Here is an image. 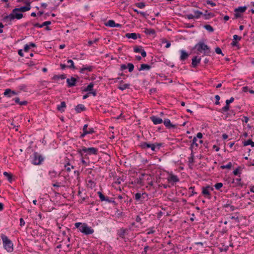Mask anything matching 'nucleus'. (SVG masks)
Wrapping results in <instances>:
<instances>
[{"label": "nucleus", "mask_w": 254, "mask_h": 254, "mask_svg": "<svg viewBox=\"0 0 254 254\" xmlns=\"http://www.w3.org/2000/svg\"><path fill=\"white\" fill-rule=\"evenodd\" d=\"M75 226L79 230L85 235H88L94 233V230L91 227H89L86 223H81L77 222L75 224Z\"/></svg>", "instance_id": "nucleus-1"}, {"label": "nucleus", "mask_w": 254, "mask_h": 254, "mask_svg": "<svg viewBox=\"0 0 254 254\" xmlns=\"http://www.w3.org/2000/svg\"><path fill=\"white\" fill-rule=\"evenodd\" d=\"M194 49H196L199 52L202 53L203 52L204 55L209 56L211 53V49L209 47L205 44L203 41H199L196 44Z\"/></svg>", "instance_id": "nucleus-2"}, {"label": "nucleus", "mask_w": 254, "mask_h": 254, "mask_svg": "<svg viewBox=\"0 0 254 254\" xmlns=\"http://www.w3.org/2000/svg\"><path fill=\"white\" fill-rule=\"evenodd\" d=\"M23 17V14L19 11H14V9L9 15L4 16L2 20L5 22H11L15 19H20Z\"/></svg>", "instance_id": "nucleus-3"}, {"label": "nucleus", "mask_w": 254, "mask_h": 254, "mask_svg": "<svg viewBox=\"0 0 254 254\" xmlns=\"http://www.w3.org/2000/svg\"><path fill=\"white\" fill-rule=\"evenodd\" d=\"M1 238L2 240L3 245L4 249L8 252H11L13 251V244L7 236L4 234H1Z\"/></svg>", "instance_id": "nucleus-4"}, {"label": "nucleus", "mask_w": 254, "mask_h": 254, "mask_svg": "<svg viewBox=\"0 0 254 254\" xmlns=\"http://www.w3.org/2000/svg\"><path fill=\"white\" fill-rule=\"evenodd\" d=\"M77 153L80 155H82V152L87 153L88 155H97L98 153V149L95 147H89L87 148L84 146L82 147V149H78Z\"/></svg>", "instance_id": "nucleus-5"}, {"label": "nucleus", "mask_w": 254, "mask_h": 254, "mask_svg": "<svg viewBox=\"0 0 254 254\" xmlns=\"http://www.w3.org/2000/svg\"><path fill=\"white\" fill-rule=\"evenodd\" d=\"M44 160V157L38 152H35L33 154L32 163L34 165H40Z\"/></svg>", "instance_id": "nucleus-6"}, {"label": "nucleus", "mask_w": 254, "mask_h": 254, "mask_svg": "<svg viewBox=\"0 0 254 254\" xmlns=\"http://www.w3.org/2000/svg\"><path fill=\"white\" fill-rule=\"evenodd\" d=\"M247 9V6H240L237 8H235L234 10L235 11V17L236 18H240L242 17V15L240 12L241 13H244L246 11V10Z\"/></svg>", "instance_id": "nucleus-7"}, {"label": "nucleus", "mask_w": 254, "mask_h": 254, "mask_svg": "<svg viewBox=\"0 0 254 254\" xmlns=\"http://www.w3.org/2000/svg\"><path fill=\"white\" fill-rule=\"evenodd\" d=\"M163 122L165 126L168 129L176 128L177 127L176 125L172 124L168 119H165Z\"/></svg>", "instance_id": "nucleus-8"}, {"label": "nucleus", "mask_w": 254, "mask_h": 254, "mask_svg": "<svg viewBox=\"0 0 254 254\" xmlns=\"http://www.w3.org/2000/svg\"><path fill=\"white\" fill-rule=\"evenodd\" d=\"M76 82V78L73 77H71L70 78H67L66 79V82L67 84V86L68 87H71L75 86Z\"/></svg>", "instance_id": "nucleus-9"}, {"label": "nucleus", "mask_w": 254, "mask_h": 254, "mask_svg": "<svg viewBox=\"0 0 254 254\" xmlns=\"http://www.w3.org/2000/svg\"><path fill=\"white\" fill-rule=\"evenodd\" d=\"M17 94V92L9 88L5 89L3 93L4 96H6L7 97H11L12 96Z\"/></svg>", "instance_id": "nucleus-10"}, {"label": "nucleus", "mask_w": 254, "mask_h": 254, "mask_svg": "<svg viewBox=\"0 0 254 254\" xmlns=\"http://www.w3.org/2000/svg\"><path fill=\"white\" fill-rule=\"evenodd\" d=\"M150 119L154 125H158L163 123V120L162 119L154 116L150 117Z\"/></svg>", "instance_id": "nucleus-11"}, {"label": "nucleus", "mask_w": 254, "mask_h": 254, "mask_svg": "<svg viewBox=\"0 0 254 254\" xmlns=\"http://www.w3.org/2000/svg\"><path fill=\"white\" fill-rule=\"evenodd\" d=\"M126 37L128 39L131 38L134 40L136 39L137 38H140L141 36L139 34H137L135 33H127L126 34Z\"/></svg>", "instance_id": "nucleus-12"}, {"label": "nucleus", "mask_w": 254, "mask_h": 254, "mask_svg": "<svg viewBox=\"0 0 254 254\" xmlns=\"http://www.w3.org/2000/svg\"><path fill=\"white\" fill-rule=\"evenodd\" d=\"M202 194L205 197L207 198L208 199H211V193H210V191H209V190L207 189H206V187H202Z\"/></svg>", "instance_id": "nucleus-13"}, {"label": "nucleus", "mask_w": 254, "mask_h": 254, "mask_svg": "<svg viewBox=\"0 0 254 254\" xmlns=\"http://www.w3.org/2000/svg\"><path fill=\"white\" fill-rule=\"evenodd\" d=\"M201 61V58L197 59V56L194 57L192 59L191 64L192 67H195L197 66V65L200 63Z\"/></svg>", "instance_id": "nucleus-14"}, {"label": "nucleus", "mask_w": 254, "mask_h": 254, "mask_svg": "<svg viewBox=\"0 0 254 254\" xmlns=\"http://www.w3.org/2000/svg\"><path fill=\"white\" fill-rule=\"evenodd\" d=\"M29 10L28 6H22L18 8H14V11H19V12H24Z\"/></svg>", "instance_id": "nucleus-15"}, {"label": "nucleus", "mask_w": 254, "mask_h": 254, "mask_svg": "<svg viewBox=\"0 0 254 254\" xmlns=\"http://www.w3.org/2000/svg\"><path fill=\"white\" fill-rule=\"evenodd\" d=\"M169 182L177 183L179 182V179L178 177L174 175H171L168 178Z\"/></svg>", "instance_id": "nucleus-16"}, {"label": "nucleus", "mask_w": 254, "mask_h": 254, "mask_svg": "<svg viewBox=\"0 0 254 254\" xmlns=\"http://www.w3.org/2000/svg\"><path fill=\"white\" fill-rule=\"evenodd\" d=\"M75 110L76 113H79L82 111H85L86 108L82 104H78L75 107Z\"/></svg>", "instance_id": "nucleus-17"}, {"label": "nucleus", "mask_w": 254, "mask_h": 254, "mask_svg": "<svg viewBox=\"0 0 254 254\" xmlns=\"http://www.w3.org/2000/svg\"><path fill=\"white\" fill-rule=\"evenodd\" d=\"M65 108H66L65 102H64V101H62V102H61L60 105H58V106H57V110L59 111H60V112L62 113V112L64 111V109H65Z\"/></svg>", "instance_id": "nucleus-18"}, {"label": "nucleus", "mask_w": 254, "mask_h": 254, "mask_svg": "<svg viewBox=\"0 0 254 254\" xmlns=\"http://www.w3.org/2000/svg\"><path fill=\"white\" fill-rule=\"evenodd\" d=\"M127 231L128 230L127 229L121 228L118 233V235L120 237L124 238Z\"/></svg>", "instance_id": "nucleus-19"}, {"label": "nucleus", "mask_w": 254, "mask_h": 254, "mask_svg": "<svg viewBox=\"0 0 254 254\" xmlns=\"http://www.w3.org/2000/svg\"><path fill=\"white\" fill-rule=\"evenodd\" d=\"M12 101H14V102L16 104H18L20 105H26L28 103L26 101H20L19 97H15L12 99Z\"/></svg>", "instance_id": "nucleus-20"}, {"label": "nucleus", "mask_w": 254, "mask_h": 254, "mask_svg": "<svg viewBox=\"0 0 254 254\" xmlns=\"http://www.w3.org/2000/svg\"><path fill=\"white\" fill-rule=\"evenodd\" d=\"M151 68V66L147 64H140V67L138 68L139 71L144 70H149Z\"/></svg>", "instance_id": "nucleus-21"}, {"label": "nucleus", "mask_w": 254, "mask_h": 254, "mask_svg": "<svg viewBox=\"0 0 254 254\" xmlns=\"http://www.w3.org/2000/svg\"><path fill=\"white\" fill-rule=\"evenodd\" d=\"M181 55L180 59L181 61L186 60L189 57V54L184 50L181 51Z\"/></svg>", "instance_id": "nucleus-22"}, {"label": "nucleus", "mask_w": 254, "mask_h": 254, "mask_svg": "<svg viewBox=\"0 0 254 254\" xmlns=\"http://www.w3.org/2000/svg\"><path fill=\"white\" fill-rule=\"evenodd\" d=\"M207 12H208V11L206 10L205 13L203 14L204 19L208 20L210 18L213 17L215 16V15L213 13L210 12V13H207Z\"/></svg>", "instance_id": "nucleus-23"}, {"label": "nucleus", "mask_w": 254, "mask_h": 254, "mask_svg": "<svg viewBox=\"0 0 254 254\" xmlns=\"http://www.w3.org/2000/svg\"><path fill=\"white\" fill-rule=\"evenodd\" d=\"M93 69V66H88L86 67H83L80 70V72L83 73L85 70H88V71H92Z\"/></svg>", "instance_id": "nucleus-24"}, {"label": "nucleus", "mask_w": 254, "mask_h": 254, "mask_svg": "<svg viewBox=\"0 0 254 254\" xmlns=\"http://www.w3.org/2000/svg\"><path fill=\"white\" fill-rule=\"evenodd\" d=\"M151 143H147L146 142H142L140 143L139 146L142 149L149 148L150 147Z\"/></svg>", "instance_id": "nucleus-25"}, {"label": "nucleus", "mask_w": 254, "mask_h": 254, "mask_svg": "<svg viewBox=\"0 0 254 254\" xmlns=\"http://www.w3.org/2000/svg\"><path fill=\"white\" fill-rule=\"evenodd\" d=\"M66 78V75L64 74L61 75H55L53 77L52 79L53 80H58L59 79H64Z\"/></svg>", "instance_id": "nucleus-26"}, {"label": "nucleus", "mask_w": 254, "mask_h": 254, "mask_svg": "<svg viewBox=\"0 0 254 254\" xmlns=\"http://www.w3.org/2000/svg\"><path fill=\"white\" fill-rule=\"evenodd\" d=\"M94 86V84L93 82H91L89 83V84L83 90V91L84 92H88V91H91L93 90V87Z\"/></svg>", "instance_id": "nucleus-27"}, {"label": "nucleus", "mask_w": 254, "mask_h": 254, "mask_svg": "<svg viewBox=\"0 0 254 254\" xmlns=\"http://www.w3.org/2000/svg\"><path fill=\"white\" fill-rule=\"evenodd\" d=\"M144 32L147 35H154L155 34V31L153 29L145 28Z\"/></svg>", "instance_id": "nucleus-28"}, {"label": "nucleus", "mask_w": 254, "mask_h": 254, "mask_svg": "<svg viewBox=\"0 0 254 254\" xmlns=\"http://www.w3.org/2000/svg\"><path fill=\"white\" fill-rule=\"evenodd\" d=\"M244 146L251 145L252 147H254V142L252 140V139H248L246 141H245L243 142Z\"/></svg>", "instance_id": "nucleus-29"}, {"label": "nucleus", "mask_w": 254, "mask_h": 254, "mask_svg": "<svg viewBox=\"0 0 254 254\" xmlns=\"http://www.w3.org/2000/svg\"><path fill=\"white\" fill-rule=\"evenodd\" d=\"M51 24V21H47L43 22L42 24V26L43 27L44 26H46V27H45V30H46L47 31H50V30H51V28L48 26V25H50Z\"/></svg>", "instance_id": "nucleus-30"}, {"label": "nucleus", "mask_w": 254, "mask_h": 254, "mask_svg": "<svg viewBox=\"0 0 254 254\" xmlns=\"http://www.w3.org/2000/svg\"><path fill=\"white\" fill-rule=\"evenodd\" d=\"M49 175L51 179L56 177L57 175V172L55 170H50L49 172Z\"/></svg>", "instance_id": "nucleus-31"}, {"label": "nucleus", "mask_w": 254, "mask_h": 254, "mask_svg": "<svg viewBox=\"0 0 254 254\" xmlns=\"http://www.w3.org/2000/svg\"><path fill=\"white\" fill-rule=\"evenodd\" d=\"M130 86L129 84H120L118 88L121 90H124L126 89L129 88Z\"/></svg>", "instance_id": "nucleus-32"}, {"label": "nucleus", "mask_w": 254, "mask_h": 254, "mask_svg": "<svg viewBox=\"0 0 254 254\" xmlns=\"http://www.w3.org/2000/svg\"><path fill=\"white\" fill-rule=\"evenodd\" d=\"M105 25L111 27H114V26L115 25V22L113 20H110L105 23Z\"/></svg>", "instance_id": "nucleus-33"}, {"label": "nucleus", "mask_w": 254, "mask_h": 254, "mask_svg": "<svg viewBox=\"0 0 254 254\" xmlns=\"http://www.w3.org/2000/svg\"><path fill=\"white\" fill-rule=\"evenodd\" d=\"M115 198H109V197L107 196L106 197V200H105V201H107L109 203H113L115 205H117V203L115 201Z\"/></svg>", "instance_id": "nucleus-34"}, {"label": "nucleus", "mask_w": 254, "mask_h": 254, "mask_svg": "<svg viewBox=\"0 0 254 254\" xmlns=\"http://www.w3.org/2000/svg\"><path fill=\"white\" fill-rule=\"evenodd\" d=\"M67 62L68 64H70V65H67V67L69 68L75 69V66L74 65L73 62L71 60H68Z\"/></svg>", "instance_id": "nucleus-35"}, {"label": "nucleus", "mask_w": 254, "mask_h": 254, "mask_svg": "<svg viewBox=\"0 0 254 254\" xmlns=\"http://www.w3.org/2000/svg\"><path fill=\"white\" fill-rule=\"evenodd\" d=\"M194 16L196 19L199 18L201 15H203V13L199 10H194Z\"/></svg>", "instance_id": "nucleus-36"}, {"label": "nucleus", "mask_w": 254, "mask_h": 254, "mask_svg": "<svg viewBox=\"0 0 254 254\" xmlns=\"http://www.w3.org/2000/svg\"><path fill=\"white\" fill-rule=\"evenodd\" d=\"M98 195H99V197L100 198V199L101 201H104L106 200V196H105L102 192L101 191H98L97 192Z\"/></svg>", "instance_id": "nucleus-37"}, {"label": "nucleus", "mask_w": 254, "mask_h": 254, "mask_svg": "<svg viewBox=\"0 0 254 254\" xmlns=\"http://www.w3.org/2000/svg\"><path fill=\"white\" fill-rule=\"evenodd\" d=\"M3 175L7 177V180L9 182H11L12 176L11 174L8 173L7 172H3Z\"/></svg>", "instance_id": "nucleus-38"}, {"label": "nucleus", "mask_w": 254, "mask_h": 254, "mask_svg": "<svg viewBox=\"0 0 254 254\" xmlns=\"http://www.w3.org/2000/svg\"><path fill=\"white\" fill-rule=\"evenodd\" d=\"M204 28L210 32H213L214 31V28L210 25L207 24L204 26Z\"/></svg>", "instance_id": "nucleus-39"}, {"label": "nucleus", "mask_w": 254, "mask_h": 254, "mask_svg": "<svg viewBox=\"0 0 254 254\" xmlns=\"http://www.w3.org/2000/svg\"><path fill=\"white\" fill-rule=\"evenodd\" d=\"M141 48H142L141 46H135V47H134V48H133L134 52L140 53L141 51L142 50Z\"/></svg>", "instance_id": "nucleus-40"}, {"label": "nucleus", "mask_w": 254, "mask_h": 254, "mask_svg": "<svg viewBox=\"0 0 254 254\" xmlns=\"http://www.w3.org/2000/svg\"><path fill=\"white\" fill-rule=\"evenodd\" d=\"M232 166V164L231 162H229L228 164L226 165H222L220 167V168L222 169H231Z\"/></svg>", "instance_id": "nucleus-41"}, {"label": "nucleus", "mask_w": 254, "mask_h": 254, "mask_svg": "<svg viewBox=\"0 0 254 254\" xmlns=\"http://www.w3.org/2000/svg\"><path fill=\"white\" fill-rule=\"evenodd\" d=\"M230 109V104L226 103L225 106L222 108V112H226Z\"/></svg>", "instance_id": "nucleus-42"}, {"label": "nucleus", "mask_w": 254, "mask_h": 254, "mask_svg": "<svg viewBox=\"0 0 254 254\" xmlns=\"http://www.w3.org/2000/svg\"><path fill=\"white\" fill-rule=\"evenodd\" d=\"M135 5L138 8H142L145 7V4L144 2H141L135 3Z\"/></svg>", "instance_id": "nucleus-43"}, {"label": "nucleus", "mask_w": 254, "mask_h": 254, "mask_svg": "<svg viewBox=\"0 0 254 254\" xmlns=\"http://www.w3.org/2000/svg\"><path fill=\"white\" fill-rule=\"evenodd\" d=\"M127 68L128 69V71L131 72L133 70L134 65L131 63H128Z\"/></svg>", "instance_id": "nucleus-44"}, {"label": "nucleus", "mask_w": 254, "mask_h": 254, "mask_svg": "<svg viewBox=\"0 0 254 254\" xmlns=\"http://www.w3.org/2000/svg\"><path fill=\"white\" fill-rule=\"evenodd\" d=\"M134 198L136 201H140L141 199V193H136L134 195Z\"/></svg>", "instance_id": "nucleus-45"}, {"label": "nucleus", "mask_w": 254, "mask_h": 254, "mask_svg": "<svg viewBox=\"0 0 254 254\" xmlns=\"http://www.w3.org/2000/svg\"><path fill=\"white\" fill-rule=\"evenodd\" d=\"M162 42V43H166V45L165 46V47L166 48H169L171 46L170 42L169 41H167L166 39H163Z\"/></svg>", "instance_id": "nucleus-46"}, {"label": "nucleus", "mask_w": 254, "mask_h": 254, "mask_svg": "<svg viewBox=\"0 0 254 254\" xmlns=\"http://www.w3.org/2000/svg\"><path fill=\"white\" fill-rule=\"evenodd\" d=\"M189 162L191 164L194 163V155L193 152H191L190 156L189 158Z\"/></svg>", "instance_id": "nucleus-47"}, {"label": "nucleus", "mask_w": 254, "mask_h": 254, "mask_svg": "<svg viewBox=\"0 0 254 254\" xmlns=\"http://www.w3.org/2000/svg\"><path fill=\"white\" fill-rule=\"evenodd\" d=\"M241 181V179L239 178H237L236 179H233V181L232 182V183H236L237 185L242 186V185L240 183V182Z\"/></svg>", "instance_id": "nucleus-48"}, {"label": "nucleus", "mask_w": 254, "mask_h": 254, "mask_svg": "<svg viewBox=\"0 0 254 254\" xmlns=\"http://www.w3.org/2000/svg\"><path fill=\"white\" fill-rule=\"evenodd\" d=\"M217 190H219L222 187L223 184L222 183H217L214 186Z\"/></svg>", "instance_id": "nucleus-49"}, {"label": "nucleus", "mask_w": 254, "mask_h": 254, "mask_svg": "<svg viewBox=\"0 0 254 254\" xmlns=\"http://www.w3.org/2000/svg\"><path fill=\"white\" fill-rule=\"evenodd\" d=\"M141 201H143L145 199H147L148 197V194L146 192L141 193Z\"/></svg>", "instance_id": "nucleus-50"}, {"label": "nucleus", "mask_w": 254, "mask_h": 254, "mask_svg": "<svg viewBox=\"0 0 254 254\" xmlns=\"http://www.w3.org/2000/svg\"><path fill=\"white\" fill-rule=\"evenodd\" d=\"M240 167H238L236 169L233 171L234 175L237 176L241 174L240 173Z\"/></svg>", "instance_id": "nucleus-51"}, {"label": "nucleus", "mask_w": 254, "mask_h": 254, "mask_svg": "<svg viewBox=\"0 0 254 254\" xmlns=\"http://www.w3.org/2000/svg\"><path fill=\"white\" fill-rule=\"evenodd\" d=\"M81 162L85 166H87L89 165V164H90V161L89 160L87 161L86 160L83 159V158H81Z\"/></svg>", "instance_id": "nucleus-52"}, {"label": "nucleus", "mask_w": 254, "mask_h": 254, "mask_svg": "<svg viewBox=\"0 0 254 254\" xmlns=\"http://www.w3.org/2000/svg\"><path fill=\"white\" fill-rule=\"evenodd\" d=\"M196 141H197V138L196 137H194L193 139H192V142L191 143V144L193 145H195L196 147H198V144L196 143Z\"/></svg>", "instance_id": "nucleus-53"}, {"label": "nucleus", "mask_w": 254, "mask_h": 254, "mask_svg": "<svg viewBox=\"0 0 254 254\" xmlns=\"http://www.w3.org/2000/svg\"><path fill=\"white\" fill-rule=\"evenodd\" d=\"M83 153L84 152H82V154H81L82 155H80L81 157V158H83V159L88 161L89 160V157L88 156V154H87V153L86 154H84Z\"/></svg>", "instance_id": "nucleus-54"}, {"label": "nucleus", "mask_w": 254, "mask_h": 254, "mask_svg": "<svg viewBox=\"0 0 254 254\" xmlns=\"http://www.w3.org/2000/svg\"><path fill=\"white\" fill-rule=\"evenodd\" d=\"M215 52L217 54H221L222 55L224 56V54L222 53L221 49L219 47H217L215 48Z\"/></svg>", "instance_id": "nucleus-55"}, {"label": "nucleus", "mask_w": 254, "mask_h": 254, "mask_svg": "<svg viewBox=\"0 0 254 254\" xmlns=\"http://www.w3.org/2000/svg\"><path fill=\"white\" fill-rule=\"evenodd\" d=\"M185 17L189 19H191L195 18L194 15H193L192 14H187L185 15Z\"/></svg>", "instance_id": "nucleus-56"}, {"label": "nucleus", "mask_w": 254, "mask_h": 254, "mask_svg": "<svg viewBox=\"0 0 254 254\" xmlns=\"http://www.w3.org/2000/svg\"><path fill=\"white\" fill-rule=\"evenodd\" d=\"M215 98L216 99L215 104L219 105L220 104L219 100L220 99V97L219 95H217L215 96Z\"/></svg>", "instance_id": "nucleus-57"}, {"label": "nucleus", "mask_w": 254, "mask_h": 254, "mask_svg": "<svg viewBox=\"0 0 254 254\" xmlns=\"http://www.w3.org/2000/svg\"><path fill=\"white\" fill-rule=\"evenodd\" d=\"M206 3L207 4H210L212 6H216V3L214 2H212V1L211 0H206Z\"/></svg>", "instance_id": "nucleus-58"}, {"label": "nucleus", "mask_w": 254, "mask_h": 254, "mask_svg": "<svg viewBox=\"0 0 254 254\" xmlns=\"http://www.w3.org/2000/svg\"><path fill=\"white\" fill-rule=\"evenodd\" d=\"M154 144H155L157 150H159L160 147H161L163 145V144L162 143H154Z\"/></svg>", "instance_id": "nucleus-59"}, {"label": "nucleus", "mask_w": 254, "mask_h": 254, "mask_svg": "<svg viewBox=\"0 0 254 254\" xmlns=\"http://www.w3.org/2000/svg\"><path fill=\"white\" fill-rule=\"evenodd\" d=\"M242 39V37L238 36L237 35H235L233 36V40L234 41L239 40L240 41Z\"/></svg>", "instance_id": "nucleus-60"}, {"label": "nucleus", "mask_w": 254, "mask_h": 254, "mask_svg": "<svg viewBox=\"0 0 254 254\" xmlns=\"http://www.w3.org/2000/svg\"><path fill=\"white\" fill-rule=\"evenodd\" d=\"M70 164L69 162H68L66 164H65L64 165V167H65V170L67 171V172H70L71 171V168L70 167H67V166H70Z\"/></svg>", "instance_id": "nucleus-61"}, {"label": "nucleus", "mask_w": 254, "mask_h": 254, "mask_svg": "<svg viewBox=\"0 0 254 254\" xmlns=\"http://www.w3.org/2000/svg\"><path fill=\"white\" fill-rule=\"evenodd\" d=\"M234 101V98L232 97L230 99L227 100L226 101V103L230 104L232 103Z\"/></svg>", "instance_id": "nucleus-62"}, {"label": "nucleus", "mask_w": 254, "mask_h": 254, "mask_svg": "<svg viewBox=\"0 0 254 254\" xmlns=\"http://www.w3.org/2000/svg\"><path fill=\"white\" fill-rule=\"evenodd\" d=\"M150 148H151V150L153 151H156L157 149L155 146V144H151Z\"/></svg>", "instance_id": "nucleus-63"}, {"label": "nucleus", "mask_w": 254, "mask_h": 254, "mask_svg": "<svg viewBox=\"0 0 254 254\" xmlns=\"http://www.w3.org/2000/svg\"><path fill=\"white\" fill-rule=\"evenodd\" d=\"M95 132V130L93 128H89V130H87V134H92Z\"/></svg>", "instance_id": "nucleus-64"}]
</instances>
